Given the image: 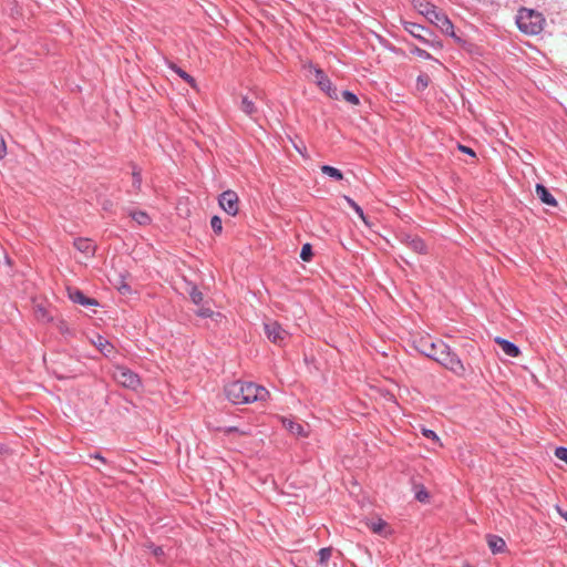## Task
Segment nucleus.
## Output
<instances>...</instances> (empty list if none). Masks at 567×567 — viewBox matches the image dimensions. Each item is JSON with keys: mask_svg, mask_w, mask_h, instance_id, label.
<instances>
[{"mask_svg": "<svg viewBox=\"0 0 567 567\" xmlns=\"http://www.w3.org/2000/svg\"><path fill=\"white\" fill-rule=\"evenodd\" d=\"M430 84V76L426 73H421L416 78V90L424 91Z\"/></svg>", "mask_w": 567, "mask_h": 567, "instance_id": "nucleus-34", "label": "nucleus"}, {"mask_svg": "<svg viewBox=\"0 0 567 567\" xmlns=\"http://www.w3.org/2000/svg\"><path fill=\"white\" fill-rule=\"evenodd\" d=\"M396 238L401 244L405 245L414 252L421 255L427 254V246L421 237L409 234L406 231H401L396 235Z\"/></svg>", "mask_w": 567, "mask_h": 567, "instance_id": "nucleus-8", "label": "nucleus"}, {"mask_svg": "<svg viewBox=\"0 0 567 567\" xmlns=\"http://www.w3.org/2000/svg\"><path fill=\"white\" fill-rule=\"evenodd\" d=\"M464 567H473V566H471L470 564H465V566H464Z\"/></svg>", "mask_w": 567, "mask_h": 567, "instance_id": "nucleus-49", "label": "nucleus"}, {"mask_svg": "<svg viewBox=\"0 0 567 567\" xmlns=\"http://www.w3.org/2000/svg\"><path fill=\"white\" fill-rule=\"evenodd\" d=\"M90 457L96 458V460L101 461L102 463L106 462L105 458L100 453L91 454Z\"/></svg>", "mask_w": 567, "mask_h": 567, "instance_id": "nucleus-45", "label": "nucleus"}, {"mask_svg": "<svg viewBox=\"0 0 567 567\" xmlns=\"http://www.w3.org/2000/svg\"><path fill=\"white\" fill-rule=\"evenodd\" d=\"M146 547L152 551V554L156 557V558H161L164 556V549L162 546H156L154 543L150 542Z\"/></svg>", "mask_w": 567, "mask_h": 567, "instance_id": "nucleus-39", "label": "nucleus"}, {"mask_svg": "<svg viewBox=\"0 0 567 567\" xmlns=\"http://www.w3.org/2000/svg\"><path fill=\"white\" fill-rule=\"evenodd\" d=\"M69 298L74 302L84 307L97 306L99 301L94 298L86 296L78 288H68Z\"/></svg>", "mask_w": 567, "mask_h": 567, "instance_id": "nucleus-13", "label": "nucleus"}, {"mask_svg": "<svg viewBox=\"0 0 567 567\" xmlns=\"http://www.w3.org/2000/svg\"><path fill=\"white\" fill-rule=\"evenodd\" d=\"M115 287L116 289L118 290L120 293L122 295H131L132 293V288L131 286L126 282V277L124 275H118V279L116 280L115 282Z\"/></svg>", "mask_w": 567, "mask_h": 567, "instance_id": "nucleus-27", "label": "nucleus"}, {"mask_svg": "<svg viewBox=\"0 0 567 567\" xmlns=\"http://www.w3.org/2000/svg\"><path fill=\"white\" fill-rule=\"evenodd\" d=\"M216 431H223L225 434L238 433L241 436H249L250 430H240L237 426L217 427Z\"/></svg>", "mask_w": 567, "mask_h": 567, "instance_id": "nucleus-31", "label": "nucleus"}, {"mask_svg": "<svg viewBox=\"0 0 567 567\" xmlns=\"http://www.w3.org/2000/svg\"><path fill=\"white\" fill-rule=\"evenodd\" d=\"M370 529L378 535L386 537L389 534H391V530L389 529V525L385 520L382 518H378L377 520L371 522L368 524Z\"/></svg>", "mask_w": 567, "mask_h": 567, "instance_id": "nucleus-18", "label": "nucleus"}, {"mask_svg": "<svg viewBox=\"0 0 567 567\" xmlns=\"http://www.w3.org/2000/svg\"><path fill=\"white\" fill-rule=\"evenodd\" d=\"M486 542H487L488 548L491 549V551L493 554H501L506 550V543L498 535H494V534L486 535Z\"/></svg>", "mask_w": 567, "mask_h": 567, "instance_id": "nucleus-16", "label": "nucleus"}, {"mask_svg": "<svg viewBox=\"0 0 567 567\" xmlns=\"http://www.w3.org/2000/svg\"><path fill=\"white\" fill-rule=\"evenodd\" d=\"M188 293H189L190 300L195 305H200L202 303V301L204 299V295H203V292L196 286H192V288L188 291Z\"/></svg>", "mask_w": 567, "mask_h": 567, "instance_id": "nucleus-35", "label": "nucleus"}, {"mask_svg": "<svg viewBox=\"0 0 567 567\" xmlns=\"http://www.w3.org/2000/svg\"><path fill=\"white\" fill-rule=\"evenodd\" d=\"M403 28L423 44L430 43V37L433 35V32L429 28L415 22L405 21Z\"/></svg>", "mask_w": 567, "mask_h": 567, "instance_id": "nucleus-12", "label": "nucleus"}, {"mask_svg": "<svg viewBox=\"0 0 567 567\" xmlns=\"http://www.w3.org/2000/svg\"><path fill=\"white\" fill-rule=\"evenodd\" d=\"M422 434L429 439V440H432L433 442L437 443L440 446H442V443L440 442V437L437 436V434L431 430V429H425L423 427L422 429Z\"/></svg>", "mask_w": 567, "mask_h": 567, "instance_id": "nucleus-38", "label": "nucleus"}, {"mask_svg": "<svg viewBox=\"0 0 567 567\" xmlns=\"http://www.w3.org/2000/svg\"><path fill=\"white\" fill-rule=\"evenodd\" d=\"M132 167L133 187L140 189L142 185V169L133 162L130 163Z\"/></svg>", "mask_w": 567, "mask_h": 567, "instance_id": "nucleus-26", "label": "nucleus"}, {"mask_svg": "<svg viewBox=\"0 0 567 567\" xmlns=\"http://www.w3.org/2000/svg\"><path fill=\"white\" fill-rule=\"evenodd\" d=\"M240 110L251 118H254L258 113V109L256 107L255 103L248 99V96L241 97Z\"/></svg>", "mask_w": 567, "mask_h": 567, "instance_id": "nucleus-22", "label": "nucleus"}, {"mask_svg": "<svg viewBox=\"0 0 567 567\" xmlns=\"http://www.w3.org/2000/svg\"><path fill=\"white\" fill-rule=\"evenodd\" d=\"M426 20L439 28L442 33L453 38L457 43H465L454 31V25L446 13L437 8L435 11H432Z\"/></svg>", "mask_w": 567, "mask_h": 567, "instance_id": "nucleus-5", "label": "nucleus"}, {"mask_svg": "<svg viewBox=\"0 0 567 567\" xmlns=\"http://www.w3.org/2000/svg\"><path fill=\"white\" fill-rule=\"evenodd\" d=\"M210 227L213 229V231L216 234V235H220L223 233V221H221V218L219 216H213L212 219H210Z\"/></svg>", "mask_w": 567, "mask_h": 567, "instance_id": "nucleus-36", "label": "nucleus"}, {"mask_svg": "<svg viewBox=\"0 0 567 567\" xmlns=\"http://www.w3.org/2000/svg\"><path fill=\"white\" fill-rule=\"evenodd\" d=\"M340 95L343 97V100H346L348 103H350L352 105H358L360 103L358 95L349 90L341 91L339 93V96Z\"/></svg>", "mask_w": 567, "mask_h": 567, "instance_id": "nucleus-32", "label": "nucleus"}, {"mask_svg": "<svg viewBox=\"0 0 567 567\" xmlns=\"http://www.w3.org/2000/svg\"><path fill=\"white\" fill-rule=\"evenodd\" d=\"M69 363H59L54 369L53 373L59 380L74 379L79 375H83L85 365L79 359L72 357L68 358Z\"/></svg>", "mask_w": 567, "mask_h": 567, "instance_id": "nucleus-6", "label": "nucleus"}, {"mask_svg": "<svg viewBox=\"0 0 567 567\" xmlns=\"http://www.w3.org/2000/svg\"><path fill=\"white\" fill-rule=\"evenodd\" d=\"M494 341L496 344L501 347V349L504 351L506 355L516 358L520 354L518 346H516L514 342L502 337H496Z\"/></svg>", "mask_w": 567, "mask_h": 567, "instance_id": "nucleus-15", "label": "nucleus"}, {"mask_svg": "<svg viewBox=\"0 0 567 567\" xmlns=\"http://www.w3.org/2000/svg\"><path fill=\"white\" fill-rule=\"evenodd\" d=\"M39 313H41V318H42V319H45V320H48V321H49V320H51V318L47 316V310H45V309L40 308V309H39Z\"/></svg>", "mask_w": 567, "mask_h": 567, "instance_id": "nucleus-46", "label": "nucleus"}, {"mask_svg": "<svg viewBox=\"0 0 567 567\" xmlns=\"http://www.w3.org/2000/svg\"><path fill=\"white\" fill-rule=\"evenodd\" d=\"M332 551H333L332 547H323V548L319 549L318 564L326 567L328 565L329 559L332 556Z\"/></svg>", "mask_w": 567, "mask_h": 567, "instance_id": "nucleus-28", "label": "nucleus"}, {"mask_svg": "<svg viewBox=\"0 0 567 567\" xmlns=\"http://www.w3.org/2000/svg\"><path fill=\"white\" fill-rule=\"evenodd\" d=\"M284 426L293 435L297 436H307V433L305 431V427L302 424L297 423L292 420L284 419L282 420Z\"/></svg>", "mask_w": 567, "mask_h": 567, "instance_id": "nucleus-19", "label": "nucleus"}, {"mask_svg": "<svg viewBox=\"0 0 567 567\" xmlns=\"http://www.w3.org/2000/svg\"><path fill=\"white\" fill-rule=\"evenodd\" d=\"M313 257V250L311 244H303L300 250V258L303 261H310Z\"/></svg>", "mask_w": 567, "mask_h": 567, "instance_id": "nucleus-33", "label": "nucleus"}, {"mask_svg": "<svg viewBox=\"0 0 567 567\" xmlns=\"http://www.w3.org/2000/svg\"><path fill=\"white\" fill-rule=\"evenodd\" d=\"M465 347H466V348H468V349H471V350H474V349H475V347H474V344H473V343H466V344H465Z\"/></svg>", "mask_w": 567, "mask_h": 567, "instance_id": "nucleus-48", "label": "nucleus"}, {"mask_svg": "<svg viewBox=\"0 0 567 567\" xmlns=\"http://www.w3.org/2000/svg\"><path fill=\"white\" fill-rule=\"evenodd\" d=\"M114 378L124 388L136 391L141 386V379L138 374L133 372L128 368H117Z\"/></svg>", "mask_w": 567, "mask_h": 567, "instance_id": "nucleus-7", "label": "nucleus"}, {"mask_svg": "<svg viewBox=\"0 0 567 567\" xmlns=\"http://www.w3.org/2000/svg\"><path fill=\"white\" fill-rule=\"evenodd\" d=\"M73 246L79 251H81L82 254H84L86 256H91L92 257V256L95 255L96 246L89 238H83V237L75 238L74 241H73Z\"/></svg>", "mask_w": 567, "mask_h": 567, "instance_id": "nucleus-14", "label": "nucleus"}, {"mask_svg": "<svg viewBox=\"0 0 567 567\" xmlns=\"http://www.w3.org/2000/svg\"><path fill=\"white\" fill-rule=\"evenodd\" d=\"M344 200L347 202V204L357 213V215L365 223L368 224L367 221V216L364 215V212L363 209L349 196L344 195L343 196Z\"/></svg>", "mask_w": 567, "mask_h": 567, "instance_id": "nucleus-29", "label": "nucleus"}, {"mask_svg": "<svg viewBox=\"0 0 567 567\" xmlns=\"http://www.w3.org/2000/svg\"><path fill=\"white\" fill-rule=\"evenodd\" d=\"M316 83L330 99L339 100V91L332 84L324 71L320 68H315Z\"/></svg>", "mask_w": 567, "mask_h": 567, "instance_id": "nucleus-10", "label": "nucleus"}, {"mask_svg": "<svg viewBox=\"0 0 567 567\" xmlns=\"http://www.w3.org/2000/svg\"><path fill=\"white\" fill-rule=\"evenodd\" d=\"M196 315L200 318H213L215 312L210 308L202 307L196 311Z\"/></svg>", "mask_w": 567, "mask_h": 567, "instance_id": "nucleus-40", "label": "nucleus"}, {"mask_svg": "<svg viewBox=\"0 0 567 567\" xmlns=\"http://www.w3.org/2000/svg\"><path fill=\"white\" fill-rule=\"evenodd\" d=\"M169 68L187 84H189L193 89H197V82L195 78H193L189 73L181 69L177 64L171 63Z\"/></svg>", "mask_w": 567, "mask_h": 567, "instance_id": "nucleus-21", "label": "nucleus"}, {"mask_svg": "<svg viewBox=\"0 0 567 567\" xmlns=\"http://www.w3.org/2000/svg\"><path fill=\"white\" fill-rule=\"evenodd\" d=\"M439 364L444 367L457 377H464L466 369L458 354L449 344H441L440 355L436 358Z\"/></svg>", "mask_w": 567, "mask_h": 567, "instance_id": "nucleus-3", "label": "nucleus"}, {"mask_svg": "<svg viewBox=\"0 0 567 567\" xmlns=\"http://www.w3.org/2000/svg\"><path fill=\"white\" fill-rule=\"evenodd\" d=\"M557 512L567 522V512L563 511L560 507H557Z\"/></svg>", "mask_w": 567, "mask_h": 567, "instance_id": "nucleus-47", "label": "nucleus"}, {"mask_svg": "<svg viewBox=\"0 0 567 567\" xmlns=\"http://www.w3.org/2000/svg\"><path fill=\"white\" fill-rule=\"evenodd\" d=\"M94 344L106 357H109L114 350L112 343L102 336H97V341H95Z\"/></svg>", "mask_w": 567, "mask_h": 567, "instance_id": "nucleus-23", "label": "nucleus"}, {"mask_svg": "<svg viewBox=\"0 0 567 567\" xmlns=\"http://www.w3.org/2000/svg\"><path fill=\"white\" fill-rule=\"evenodd\" d=\"M441 344H445V342L442 340L434 341L430 336H421L412 341L414 350L434 361L440 355Z\"/></svg>", "mask_w": 567, "mask_h": 567, "instance_id": "nucleus-4", "label": "nucleus"}, {"mask_svg": "<svg viewBox=\"0 0 567 567\" xmlns=\"http://www.w3.org/2000/svg\"><path fill=\"white\" fill-rule=\"evenodd\" d=\"M226 398L233 404H248L257 401H266L269 391L257 383L236 380L224 388Z\"/></svg>", "mask_w": 567, "mask_h": 567, "instance_id": "nucleus-1", "label": "nucleus"}, {"mask_svg": "<svg viewBox=\"0 0 567 567\" xmlns=\"http://www.w3.org/2000/svg\"><path fill=\"white\" fill-rule=\"evenodd\" d=\"M219 206L230 216H236L239 210L238 195L234 190H225L218 197Z\"/></svg>", "mask_w": 567, "mask_h": 567, "instance_id": "nucleus-9", "label": "nucleus"}, {"mask_svg": "<svg viewBox=\"0 0 567 567\" xmlns=\"http://www.w3.org/2000/svg\"><path fill=\"white\" fill-rule=\"evenodd\" d=\"M536 195L542 200V203L553 207L557 206L556 198L553 196V194L545 185L536 184Z\"/></svg>", "mask_w": 567, "mask_h": 567, "instance_id": "nucleus-17", "label": "nucleus"}, {"mask_svg": "<svg viewBox=\"0 0 567 567\" xmlns=\"http://www.w3.org/2000/svg\"><path fill=\"white\" fill-rule=\"evenodd\" d=\"M430 498V494L426 488L421 485V487L415 492V499L421 503H426Z\"/></svg>", "mask_w": 567, "mask_h": 567, "instance_id": "nucleus-37", "label": "nucleus"}, {"mask_svg": "<svg viewBox=\"0 0 567 567\" xmlns=\"http://www.w3.org/2000/svg\"><path fill=\"white\" fill-rule=\"evenodd\" d=\"M130 216L141 226L150 225L152 221L150 215L143 210L131 212Z\"/></svg>", "mask_w": 567, "mask_h": 567, "instance_id": "nucleus-24", "label": "nucleus"}, {"mask_svg": "<svg viewBox=\"0 0 567 567\" xmlns=\"http://www.w3.org/2000/svg\"><path fill=\"white\" fill-rule=\"evenodd\" d=\"M545 18L534 9L520 8L516 14V24L520 32L527 35H537L544 30Z\"/></svg>", "mask_w": 567, "mask_h": 567, "instance_id": "nucleus-2", "label": "nucleus"}, {"mask_svg": "<svg viewBox=\"0 0 567 567\" xmlns=\"http://www.w3.org/2000/svg\"><path fill=\"white\" fill-rule=\"evenodd\" d=\"M555 456L560 460V461H564L566 464H567V447L565 446H558L556 447L555 450Z\"/></svg>", "mask_w": 567, "mask_h": 567, "instance_id": "nucleus-41", "label": "nucleus"}, {"mask_svg": "<svg viewBox=\"0 0 567 567\" xmlns=\"http://www.w3.org/2000/svg\"><path fill=\"white\" fill-rule=\"evenodd\" d=\"M457 148L460 152L464 153V154H467L472 157H476V153L473 148H471L470 146H466V145H463V144H457Z\"/></svg>", "mask_w": 567, "mask_h": 567, "instance_id": "nucleus-42", "label": "nucleus"}, {"mask_svg": "<svg viewBox=\"0 0 567 567\" xmlns=\"http://www.w3.org/2000/svg\"><path fill=\"white\" fill-rule=\"evenodd\" d=\"M321 172L336 181H341L343 178V173L339 168L330 165H322Z\"/></svg>", "mask_w": 567, "mask_h": 567, "instance_id": "nucleus-25", "label": "nucleus"}, {"mask_svg": "<svg viewBox=\"0 0 567 567\" xmlns=\"http://www.w3.org/2000/svg\"><path fill=\"white\" fill-rule=\"evenodd\" d=\"M264 329L268 340L278 346H281L288 337V332L277 321L265 323Z\"/></svg>", "mask_w": 567, "mask_h": 567, "instance_id": "nucleus-11", "label": "nucleus"}, {"mask_svg": "<svg viewBox=\"0 0 567 567\" xmlns=\"http://www.w3.org/2000/svg\"><path fill=\"white\" fill-rule=\"evenodd\" d=\"M414 7L422 16L425 17V19L430 16L432 11H435L439 8L426 0H414Z\"/></svg>", "mask_w": 567, "mask_h": 567, "instance_id": "nucleus-20", "label": "nucleus"}, {"mask_svg": "<svg viewBox=\"0 0 567 567\" xmlns=\"http://www.w3.org/2000/svg\"><path fill=\"white\" fill-rule=\"evenodd\" d=\"M7 154V147L4 141L0 138V159L3 158Z\"/></svg>", "mask_w": 567, "mask_h": 567, "instance_id": "nucleus-44", "label": "nucleus"}, {"mask_svg": "<svg viewBox=\"0 0 567 567\" xmlns=\"http://www.w3.org/2000/svg\"><path fill=\"white\" fill-rule=\"evenodd\" d=\"M410 53L424 59V60H433L434 58L425 50L416 47L415 44H409Z\"/></svg>", "mask_w": 567, "mask_h": 567, "instance_id": "nucleus-30", "label": "nucleus"}, {"mask_svg": "<svg viewBox=\"0 0 567 567\" xmlns=\"http://www.w3.org/2000/svg\"><path fill=\"white\" fill-rule=\"evenodd\" d=\"M426 45H430V47H433V48H437V49H442L443 44L440 40H435V39H430V43H425Z\"/></svg>", "mask_w": 567, "mask_h": 567, "instance_id": "nucleus-43", "label": "nucleus"}]
</instances>
